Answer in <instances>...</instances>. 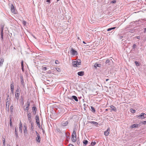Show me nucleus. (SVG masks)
Returning <instances> with one entry per match:
<instances>
[{
  "label": "nucleus",
  "mask_w": 146,
  "mask_h": 146,
  "mask_svg": "<svg viewBox=\"0 0 146 146\" xmlns=\"http://www.w3.org/2000/svg\"><path fill=\"white\" fill-rule=\"evenodd\" d=\"M76 132L75 129L74 130L72 135V140L73 142H75L76 141Z\"/></svg>",
  "instance_id": "1"
},
{
  "label": "nucleus",
  "mask_w": 146,
  "mask_h": 146,
  "mask_svg": "<svg viewBox=\"0 0 146 146\" xmlns=\"http://www.w3.org/2000/svg\"><path fill=\"white\" fill-rule=\"evenodd\" d=\"M27 116L28 118V121L29 122H31L32 121V115L31 113L29 112L27 113Z\"/></svg>",
  "instance_id": "2"
},
{
  "label": "nucleus",
  "mask_w": 146,
  "mask_h": 146,
  "mask_svg": "<svg viewBox=\"0 0 146 146\" xmlns=\"http://www.w3.org/2000/svg\"><path fill=\"white\" fill-rule=\"evenodd\" d=\"M9 95H7V100H6V107L7 108L8 110H9V101L8 100L9 98Z\"/></svg>",
  "instance_id": "3"
},
{
  "label": "nucleus",
  "mask_w": 146,
  "mask_h": 146,
  "mask_svg": "<svg viewBox=\"0 0 146 146\" xmlns=\"http://www.w3.org/2000/svg\"><path fill=\"white\" fill-rule=\"evenodd\" d=\"M11 12L13 13H16V10L15 9V7L13 4L11 5Z\"/></svg>",
  "instance_id": "4"
},
{
  "label": "nucleus",
  "mask_w": 146,
  "mask_h": 146,
  "mask_svg": "<svg viewBox=\"0 0 146 146\" xmlns=\"http://www.w3.org/2000/svg\"><path fill=\"white\" fill-rule=\"evenodd\" d=\"M138 117L141 119H143L146 117V114L144 113H142Z\"/></svg>",
  "instance_id": "5"
},
{
  "label": "nucleus",
  "mask_w": 146,
  "mask_h": 146,
  "mask_svg": "<svg viewBox=\"0 0 146 146\" xmlns=\"http://www.w3.org/2000/svg\"><path fill=\"white\" fill-rule=\"evenodd\" d=\"M20 79L21 84L23 86V87H24L25 84L23 80V76L22 75H21L20 76Z\"/></svg>",
  "instance_id": "6"
},
{
  "label": "nucleus",
  "mask_w": 146,
  "mask_h": 146,
  "mask_svg": "<svg viewBox=\"0 0 146 146\" xmlns=\"http://www.w3.org/2000/svg\"><path fill=\"white\" fill-rule=\"evenodd\" d=\"M70 52L71 54L73 55H77V52L73 48L71 49Z\"/></svg>",
  "instance_id": "7"
},
{
  "label": "nucleus",
  "mask_w": 146,
  "mask_h": 146,
  "mask_svg": "<svg viewBox=\"0 0 146 146\" xmlns=\"http://www.w3.org/2000/svg\"><path fill=\"white\" fill-rule=\"evenodd\" d=\"M23 128V125L21 121H20L19 123V131L21 133H22V130Z\"/></svg>",
  "instance_id": "8"
},
{
  "label": "nucleus",
  "mask_w": 146,
  "mask_h": 146,
  "mask_svg": "<svg viewBox=\"0 0 146 146\" xmlns=\"http://www.w3.org/2000/svg\"><path fill=\"white\" fill-rule=\"evenodd\" d=\"M3 27H1L0 29V31L1 32V38L2 40H3Z\"/></svg>",
  "instance_id": "9"
},
{
  "label": "nucleus",
  "mask_w": 146,
  "mask_h": 146,
  "mask_svg": "<svg viewBox=\"0 0 146 146\" xmlns=\"http://www.w3.org/2000/svg\"><path fill=\"white\" fill-rule=\"evenodd\" d=\"M37 108L36 107L33 106L32 107V111L34 115L36 114Z\"/></svg>",
  "instance_id": "10"
},
{
  "label": "nucleus",
  "mask_w": 146,
  "mask_h": 146,
  "mask_svg": "<svg viewBox=\"0 0 146 146\" xmlns=\"http://www.w3.org/2000/svg\"><path fill=\"white\" fill-rule=\"evenodd\" d=\"M15 133L16 135V138H18L19 137V134L18 133L17 131V130L18 129V127H15Z\"/></svg>",
  "instance_id": "11"
},
{
  "label": "nucleus",
  "mask_w": 146,
  "mask_h": 146,
  "mask_svg": "<svg viewBox=\"0 0 146 146\" xmlns=\"http://www.w3.org/2000/svg\"><path fill=\"white\" fill-rule=\"evenodd\" d=\"M68 121H64L62 122L61 123V125L63 126H66L68 125Z\"/></svg>",
  "instance_id": "12"
},
{
  "label": "nucleus",
  "mask_w": 146,
  "mask_h": 146,
  "mask_svg": "<svg viewBox=\"0 0 146 146\" xmlns=\"http://www.w3.org/2000/svg\"><path fill=\"white\" fill-rule=\"evenodd\" d=\"M110 131V128L109 127L104 132V135L106 136H108L109 135Z\"/></svg>",
  "instance_id": "13"
},
{
  "label": "nucleus",
  "mask_w": 146,
  "mask_h": 146,
  "mask_svg": "<svg viewBox=\"0 0 146 146\" xmlns=\"http://www.w3.org/2000/svg\"><path fill=\"white\" fill-rule=\"evenodd\" d=\"M4 61V60L3 58H0V67L2 66Z\"/></svg>",
  "instance_id": "14"
},
{
  "label": "nucleus",
  "mask_w": 146,
  "mask_h": 146,
  "mask_svg": "<svg viewBox=\"0 0 146 146\" xmlns=\"http://www.w3.org/2000/svg\"><path fill=\"white\" fill-rule=\"evenodd\" d=\"M19 93H15V98L17 99V101L19 98Z\"/></svg>",
  "instance_id": "15"
},
{
  "label": "nucleus",
  "mask_w": 146,
  "mask_h": 146,
  "mask_svg": "<svg viewBox=\"0 0 146 146\" xmlns=\"http://www.w3.org/2000/svg\"><path fill=\"white\" fill-rule=\"evenodd\" d=\"M101 66V64H100L96 63L94 65V66L95 68H96L97 67H100Z\"/></svg>",
  "instance_id": "16"
},
{
  "label": "nucleus",
  "mask_w": 146,
  "mask_h": 146,
  "mask_svg": "<svg viewBox=\"0 0 146 146\" xmlns=\"http://www.w3.org/2000/svg\"><path fill=\"white\" fill-rule=\"evenodd\" d=\"M71 99L72 100H74L76 102H78V100L77 97L75 96H72Z\"/></svg>",
  "instance_id": "17"
},
{
  "label": "nucleus",
  "mask_w": 146,
  "mask_h": 146,
  "mask_svg": "<svg viewBox=\"0 0 146 146\" xmlns=\"http://www.w3.org/2000/svg\"><path fill=\"white\" fill-rule=\"evenodd\" d=\"M112 62V60L111 59H107L106 60V63L110 65V63H111V62Z\"/></svg>",
  "instance_id": "18"
},
{
  "label": "nucleus",
  "mask_w": 146,
  "mask_h": 146,
  "mask_svg": "<svg viewBox=\"0 0 146 146\" xmlns=\"http://www.w3.org/2000/svg\"><path fill=\"white\" fill-rule=\"evenodd\" d=\"M138 126V124H135L132 125L131 126V128H137Z\"/></svg>",
  "instance_id": "19"
},
{
  "label": "nucleus",
  "mask_w": 146,
  "mask_h": 146,
  "mask_svg": "<svg viewBox=\"0 0 146 146\" xmlns=\"http://www.w3.org/2000/svg\"><path fill=\"white\" fill-rule=\"evenodd\" d=\"M110 107L112 109L111 110H112L116 111L117 110L116 108L113 105H111L110 106Z\"/></svg>",
  "instance_id": "20"
},
{
  "label": "nucleus",
  "mask_w": 146,
  "mask_h": 146,
  "mask_svg": "<svg viewBox=\"0 0 146 146\" xmlns=\"http://www.w3.org/2000/svg\"><path fill=\"white\" fill-rule=\"evenodd\" d=\"M36 141L38 143H40V136H37L36 139Z\"/></svg>",
  "instance_id": "21"
},
{
  "label": "nucleus",
  "mask_w": 146,
  "mask_h": 146,
  "mask_svg": "<svg viewBox=\"0 0 146 146\" xmlns=\"http://www.w3.org/2000/svg\"><path fill=\"white\" fill-rule=\"evenodd\" d=\"M84 72L83 71H80L78 73V74L80 76H82L84 75Z\"/></svg>",
  "instance_id": "22"
},
{
  "label": "nucleus",
  "mask_w": 146,
  "mask_h": 146,
  "mask_svg": "<svg viewBox=\"0 0 146 146\" xmlns=\"http://www.w3.org/2000/svg\"><path fill=\"white\" fill-rule=\"evenodd\" d=\"M89 123L94 124L96 126H97L98 124L97 122L94 121H90Z\"/></svg>",
  "instance_id": "23"
},
{
  "label": "nucleus",
  "mask_w": 146,
  "mask_h": 146,
  "mask_svg": "<svg viewBox=\"0 0 146 146\" xmlns=\"http://www.w3.org/2000/svg\"><path fill=\"white\" fill-rule=\"evenodd\" d=\"M77 63H76V61H74L72 62V65L74 67H76L77 66Z\"/></svg>",
  "instance_id": "24"
},
{
  "label": "nucleus",
  "mask_w": 146,
  "mask_h": 146,
  "mask_svg": "<svg viewBox=\"0 0 146 146\" xmlns=\"http://www.w3.org/2000/svg\"><path fill=\"white\" fill-rule=\"evenodd\" d=\"M21 69L22 71L23 72L24 71V65H23V61L22 60L21 62Z\"/></svg>",
  "instance_id": "25"
},
{
  "label": "nucleus",
  "mask_w": 146,
  "mask_h": 146,
  "mask_svg": "<svg viewBox=\"0 0 146 146\" xmlns=\"http://www.w3.org/2000/svg\"><path fill=\"white\" fill-rule=\"evenodd\" d=\"M77 65H80L81 64V60L79 59H78L76 61Z\"/></svg>",
  "instance_id": "26"
},
{
  "label": "nucleus",
  "mask_w": 146,
  "mask_h": 146,
  "mask_svg": "<svg viewBox=\"0 0 146 146\" xmlns=\"http://www.w3.org/2000/svg\"><path fill=\"white\" fill-rule=\"evenodd\" d=\"M116 28V27H114L108 28V29H107V31H110L112 30H113L115 29Z\"/></svg>",
  "instance_id": "27"
},
{
  "label": "nucleus",
  "mask_w": 146,
  "mask_h": 146,
  "mask_svg": "<svg viewBox=\"0 0 146 146\" xmlns=\"http://www.w3.org/2000/svg\"><path fill=\"white\" fill-rule=\"evenodd\" d=\"M36 121H40L38 115H37L35 117Z\"/></svg>",
  "instance_id": "28"
},
{
  "label": "nucleus",
  "mask_w": 146,
  "mask_h": 146,
  "mask_svg": "<svg viewBox=\"0 0 146 146\" xmlns=\"http://www.w3.org/2000/svg\"><path fill=\"white\" fill-rule=\"evenodd\" d=\"M24 133L25 134L27 133V127L25 126L24 127Z\"/></svg>",
  "instance_id": "29"
},
{
  "label": "nucleus",
  "mask_w": 146,
  "mask_h": 146,
  "mask_svg": "<svg viewBox=\"0 0 146 146\" xmlns=\"http://www.w3.org/2000/svg\"><path fill=\"white\" fill-rule=\"evenodd\" d=\"M88 143V141L87 140H84L83 141V143L84 145V146H86L87 145Z\"/></svg>",
  "instance_id": "30"
},
{
  "label": "nucleus",
  "mask_w": 146,
  "mask_h": 146,
  "mask_svg": "<svg viewBox=\"0 0 146 146\" xmlns=\"http://www.w3.org/2000/svg\"><path fill=\"white\" fill-rule=\"evenodd\" d=\"M30 106V102H29V100H28L27 102V106L26 107L29 108Z\"/></svg>",
  "instance_id": "31"
},
{
  "label": "nucleus",
  "mask_w": 146,
  "mask_h": 146,
  "mask_svg": "<svg viewBox=\"0 0 146 146\" xmlns=\"http://www.w3.org/2000/svg\"><path fill=\"white\" fill-rule=\"evenodd\" d=\"M31 123V129H32V130H33L34 129V126L33 123L32 122V121L31 122H29Z\"/></svg>",
  "instance_id": "32"
},
{
  "label": "nucleus",
  "mask_w": 146,
  "mask_h": 146,
  "mask_svg": "<svg viewBox=\"0 0 146 146\" xmlns=\"http://www.w3.org/2000/svg\"><path fill=\"white\" fill-rule=\"evenodd\" d=\"M91 109L92 110V111L94 113H95L96 112V110L94 108L93 106H91Z\"/></svg>",
  "instance_id": "33"
},
{
  "label": "nucleus",
  "mask_w": 146,
  "mask_h": 146,
  "mask_svg": "<svg viewBox=\"0 0 146 146\" xmlns=\"http://www.w3.org/2000/svg\"><path fill=\"white\" fill-rule=\"evenodd\" d=\"M29 109V108L28 107H26L25 108H24V110L25 111H27V113H28V112H29V111H28Z\"/></svg>",
  "instance_id": "34"
},
{
  "label": "nucleus",
  "mask_w": 146,
  "mask_h": 146,
  "mask_svg": "<svg viewBox=\"0 0 146 146\" xmlns=\"http://www.w3.org/2000/svg\"><path fill=\"white\" fill-rule=\"evenodd\" d=\"M96 144V142L95 141L92 142L91 144L92 146H94Z\"/></svg>",
  "instance_id": "35"
},
{
  "label": "nucleus",
  "mask_w": 146,
  "mask_h": 146,
  "mask_svg": "<svg viewBox=\"0 0 146 146\" xmlns=\"http://www.w3.org/2000/svg\"><path fill=\"white\" fill-rule=\"evenodd\" d=\"M10 109L11 111L12 112L13 110V108L12 105L10 107Z\"/></svg>",
  "instance_id": "36"
},
{
  "label": "nucleus",
  "mask_w": 146,
  "mask_h": 146,
  "mask_svg": "<svg viewBox=\"0 0 146 146\" xmlns=\"http://www.w3.org/2000/svg\"><path fill=\"white\" fill-rule=\"evenodd\" d=\"M9 124H10V126L11 127H12V126L13 125H12L11 118H10V119Z\"/></svg>",
  "instance_id": "37"
},
{
  "label": "nucleus",
  "mask_w": 146,
  "mask_h": 146,
  "mask_svg": "<svg viewBox=\"0 0 146 146\" xmlns=\"http://www.w3.org/2000/svg\"><path fill=\"white\" fill-rule=\"evenodd\" d=\"M136 45L135 44H134L132 46V49H134V50H135V48H136Z\"/></svg>",
  "instance_id": "38"
},
{
  "label": "nucleus",
  "mask_w": 146,
  "mask_h": 146,
  "mask_svg": "<svg viewBox=\"0 0 146 146\" xmlns=\"http://www.w3.org/2000/svg\"><path fill=\"white\" fill-rule=\"evenodd\" d=\"M22 23L24 26H25L26 25L27 22L25 21H23Z\"/></svg>",
  "instance_id": "39"
},
{
  "label": "nucleus",
  "mask_w": 146,
  "mask_h": 146,
  "mask_svg": "<svg viewBox=\"0 0 146 146\" xmlns=\"http://www.w3.org/2000/svg\"><path fill=\"white\" fill-rule=\"evenodd\" d=\"M11 89H12V90L14 89V86L13 85V84H11Z\"/></svg>",
  "instance_id": "40"
},
{
  "label": "nucleus",
  "mask_w": 146,
  "mask_h": 146,
  "mask_svg": "<svg viewBox=\"0 0 146 146\" xmlns=\"http://www.w3.org/2000/svg\"><path fill=\"white\" fill-rule=\"evenodd\" d=\"M131 112L132 113H135V110H133L132 109H131Z\"/></svg>",
  "instance_id": "41"
},
{
  "label": "nucleus",
  "mask_w": 146,
  "mask_h": 146,
  "mask_svg": "<svg viewBox=\"0 0 146 146\" xmlns=\"http://www.w3.org/2000/svg\"><path fill=\"white\" fill-rule=\"evenodd\" d=\"M135 31V30L133 29H130L129 30V32L131 33H133Z\"/></svg>",
  "instance_id": "42"
},
{
  "label": "nucleus",
  "mask_w": 146,
  "mask_h": 146,
  "mask_svg": "<svg viewBox=\"0 0 146 146\" xmlns=\"http://www.w3.org/2000/svg\"><path fill=\"white\" fill-rule=\"evenodd\" d=\"M135 64H136V65L137 66H139V64L138 62L137 61H135Z\"/></svg>",
  "instance_id": "43"
},
{
  "label": "nucleus",
  "mask_w": 146,
  "mask_h": 146,
  "mask_svg": "<svg viewBox=\"0 0 146 146\" xmlns=\"http://www.w3.org/2000/svg\"><path fill=\"white\" fill-rule=\"evenodd\" d=\"M56 70L58 72H60V69L58 68H56Z\"/></svg>",
  "instance_id": "44"
},
{
  "label": "nucleus",
  "mask_w": 146,
  "mask_h": 146,
  "mask_svg": "<svg viewBox=\"0 0 146 146\" xmlns=\"http://www.w3.org/2000/svg\"><path fill=\"white\" fill-rule=\"evenodd\" d=\"M5 139L3 141V144L4 145H5Z\"/></svg>",
  "instance_id": "45"
},
{
  "label": "nucleus",
  "mask_w": 146,
  "mask_h": 146,
  "mask_svg": "<svg viewBox=\"0 0 146 146\" xmlns=\"http://www.w3.org/2000/svg\"><path fill=\"white\" fill-rule=\"evenodd\" d=\"M116 2V1L115 0H113V1H111V3H115Z\"/></svg>",
  "instance_id": "46"
},
{
  "label": "nucleus",
  "mask_w": 146,
  "mask_h": 146,
  "mask_svg": "<svg viewBox=\"0 0 146 146\" xmlns=\"http://www.w3.org/2000/svg\"><path fill=\"white\" fill-rule=\"evenodd\" d=\"M35 133L36 134V135H37V136H40V135H39V134L36 131H35Z\"/></svg>",
  "instance_id": "47"
},
{
  "label": "nucleus",
  "mask_w": 146,
  "mask_h": 146,
  "mask_svg": "<svg viewBox=\"0 0 146 146\" xmlns=\"http://www.w3.org/2000/svg\"><path fill=\"white\" fill-rule=\"evenodd\" d=\"M46 2L48 3V4H49L50 3V0H47Z\"/></svg>",
  "instance_id": "48"
},
{
  "label": "nucleus",
  "mask_w": 146,
  "mask_h": 146,
  "mask_svg": "<svg viewBox=\"0 0 146 146\" xmlns=\"http://www.w3.org/2000/svg\"><path fill=\"white\" fill-rule=\"evenodd\" d=\"M142 123L144 124H146V121H143Z\"/></svg>",
  "instance_id": "49"
},
{
  "label": "nucleus",
  "mask_w": 146,
  "mask_h": 146,
  "mask_svg": "<svg viewBox=\"0 0 146 146\" xmlns=\"http://www.w3.org/2000/svg\"><path fill=\"white\" fill-rule=\"evenodd\" d=\"M43 70L45 71L47 70V68L46 67H44L43 68Z\"/></svg>",
  "instance_id": "50"
},
{
  "label": "nucleus",
  "mask_w": 146,
  "mask_h": 146,
  "mask_svg": "<svg viewBox=\"0 0 146 146\" xmlns=\"http://www.w3.org/2000/svg\"><path fill=\"white\" fill-rule=\"evenodd\" d=\"M55 63L56 64H58V60H56L55 61Z\"/></svg>",
  "instance_id": "51"
},
{
  "label": "nucleus",
  "mask_w": 146,
  "mask_h": 146,
  "mask_svg": "<svg viewBox=\"0 0 146 146\" xmlns=\"http://www.w3.org/2000/svg\"><path fill=\"white\" fill-rule=\"evenodd\" d=\"M15 93H19V90L18 89H17L16 90V92Z\"/></svg>",
  "instance_id": "52"
},
{
  "label": "nucleus",
  "mask_w": 146,
  "mask_h": 146,
  "mask_svg": "<svg viewBox=\"0 0 146 146\" xmlns=\"http://www.w3.org/2000/svg\"><path fill=\"white\" fill-rule=\"evenodd\" d=\"M135 37L138 39H140V37L139 36H137Z\"/></svg>",
  "instance_id": "53"
},
{
  "label": "nucleus",
  "mask_w": 146,
  "mask_h": 146,
  "mask_svg": "<svg viewBox=\"0 0 146 146\" xmlns=\"http://www.w3.org/2000/svg\"><path fill=\"white\" fill-rule=\"evenodd\" d=\"M41 129L42 130V132L43 133H44V132H45V131H44L43 130V129L42 128V127H41Z\"/></svg>",
  "instance_id": "54"
},
{
  "label": "nucleus",
  "mask_w": 146,
  "mask_h": 146,
  "mask_svg": "<svg viewBox=\"0 0 146 146\" xmlns=\"http://www.w3.org/2000/svg\"><path fill=\"white\" fill-rule=\"evenodd\" d=\"M36 123L37 124V125H38V124H39L40 123V121H36Z\"/></svg>",
  "instance_id": "55"
},
{
  "label": "nucleus",
  "mask_w": 146,
  "mask_h": 146,
  "mask_svg": "<svg viewBox=\"0 0 146 146\" xmlns=\"http://www.w3.org/2000/svg\"><path fill=\"white\" fill-rule=\"evenodd\" d=\"M146 33V28L144 29V33Z\"/></svg>",
  "instance_id": "56"
},
{
  "label": "nucleus",
  "mask_w": 146,
  "mask_h": 146,
  "mask_svg": "<svg viewBox=\"0 0 146 146\" xmlns=\"http://www.w3.org/2000/svg\"><path fill=\"white\" fill-rule=\"evenodd\" d=\"M38 125L39 127L40 128V124L39 123V124Z\"/></svg>",
  "instance_id": "57"
},
{
  "label": "nucleus",
  "mask_w": 146,
  "mask_h": 146,
  "mask_svg": "<svg viewBox=\"0 0 146 146\" xmlns=\"http://www.w3.org/2000/svg\"><path fill=\"white\" fill-rule=\"evenodd\" d=\"M13 90H14V89H13V90H12V89H11V92H12V93L13 92Z\"/></svg>",
  "instance_id": "58"
},
{
  "label": "nucleus",
  "mask_w": 146,
  "mask_h": 146,
  "mask_svg": "<svg viewBox=\"0 0 146 146\" xmlns=\"http://www.w3.org/2000/svg\"><path fill=\"white\" fill-rule=\"evenodd\" d=\"M123 36H121L120 37V39H121V38H123Z\"/></svg>",
  "instance_id": "59"
},
{
  "label": "nucleus",
  "mask_w": 146,
  "mask_h": 146,
  "mask_svg": "<svg viewBox=\"0 0 146 146\" xmlns=\"http://www.w3.org/2000/svg\"><path fill=\"white\" fill-rule=\"evenodd\" d=\"M68 146H74V145L72 144L69 145Z\"/></svg>",
  "instance_id": "60"
},
{
  "label": "nucleus",
  "mask_w": 146,
  "mask_h": 146,
  "mask_svg": "<svg viewBox=\"0 0 146 146\" xmlns=\"http://www.w3.org/2000/svg\"><path fill=\"white\" fill-rule=\"evenodd\" d=\"M83 43L84 44H86V43L84 41H83Z\"/></svg>",
  "instance_id": "61"
},
{
  "label": "nucleus",
  "mask_w": 146,
  "mask_h": 146,
  "mask_svg": "<svg viewBox=\"0 0 146 146\" xmlns=\"http://www.w3.org/2000/svg\"><path fill=\"white\" fill-rule=\"evenodd\" d=\"M65 133V135H66V136L68 138V137H67V134H66V133Z\"/></svg>",
  "instance_id": "62"
},
{
  "label": "nucleus",
  "mask_w": 146,
  "mask_h": 146,
  "mask_svg": "<svg viewBox=\"0 0 146 146\" xmlns=\"http://www.w3.org/2000/svg\"><path fill=\"white\" fill-rule=\"evenodd\" d=\"M108 80H109V79H106V81H108Z\"/></svg>",
  "instance_id": "63"
},
{
  "label": "nucleus",
  "mask_w": 146,
  "mask_h": 146,
  "mask_svg": "<svg viewBox=\"0 0 146 146\" xmlns=\"http://www.w3.org/2000/svg\"><path fill=\"white\" fill-rule=\"evenodd\" d=\"M105 111H108V109H106Z\"/></svg>",
  "instance_id": "64"
}]
</instances>
